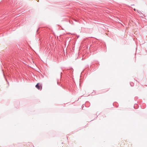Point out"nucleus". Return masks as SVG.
Returning a JSON list of instances; mask_svg holds the SVG:
<instances>
[{
    "instance_id": "1",
    "label": "nucleus",
    "mask_w": 147,
    "mask_h": 147,
    "mask_svg": "<svg viewBox=\"0 0 147 147\" xmlns=\"http://www.w3.org/2000/svg\"><path fill=\"white\" fill-rule=\"evenodd\" d=\"M35 87L38 90H41L42 89V87L41 86H39L38 84V83L36 85Z\"/></svg>"
},
{
    "instance_id": "2",
    "label": "nucleus",
    "mask_w": 147,
    "mask_h": 147,
    "mask_svg": "<svg viewBox=\"0 0 147 147\" xmlns=\"http://www.w3.org/2000/svg\"><path fill=\"white\" fill-rule=\"evenodd\" d=\"M134 10L135 11H136V9H134Z\"/></svg>"
}]
</instances>
